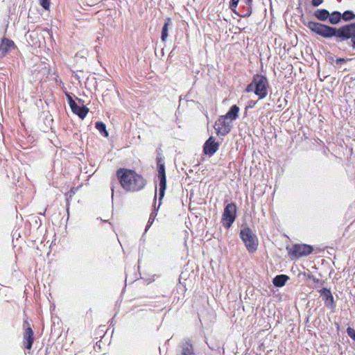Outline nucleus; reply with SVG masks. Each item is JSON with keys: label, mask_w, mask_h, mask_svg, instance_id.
<instances>
[{"label": "nucleus", "mask_w": 355, "mask_h": 355, "mask_svg": "<svg viewBox=\"0 0 355 355\" xmlns=\"http://www.w3.org/2000/svg\"><path fill=\"white\" fill-rule=\"evenodd\" d=\"M304 24L312 32L324 38L336 37L337 42L347 41V44L355 49V22L338 28L313 21H309Z\"/></svg>", "instance_id": "f257e3e1"}, {"label": "nucleus", "mask_w": 355, "mask_h": 355, "mask_svg": "<svg viewBox=\"0 0 355 355\" xmlns=\"http://www.w3.org/2000/svg\"><path fill=\"white\" fill-rule=\"evenodd\" d=\"M116 177L121 187L126 191H138L142 189L146 184V180L141 175L130 169H118Z\"/></svg>", "instance_id": "f03ea898"}, {"label": "nucleus", "mask_w": 355, "mask_h": 355, "mask_svg": "<svg viewBox=\"0 0 355 355\" xmlns=\"http://www.w3.org/2000/svg\"><path fill=\"white\" fill-rule=\"evenodd\" d=\"M240 238L250 253L257 251L259 243L258 239L249 227L245 226L242 227L240 231Z\"/></svg>", "instance_id": "7ed1b4c3"}, {"label": "nucleus", "mask_w": 355, "mask_h": 355, "mask_svg": "<svg viewBox=\"0 0 355 355\" xmlns=\"http://www.w3.org/2000/svg\"><path fill=\"white\" fill-rule=\"evenodd\" d=\"M253 84H254V94L259 96V99H263L268 95L269 83L268 78L261 74L253 76Z\"/></svg>", "instance_id": "20e7f679"}, {"label": "nucleus", "mask_w": 355, "mask_h": 355, "mask_svg": "<svg viewBox=\"0 0 355 355\" xmlns=\"http://www.w3.org/2000/svg\"><path fill=\"white\" fill-rule=\"evenodd\" d=\"M236 216V206L234 203L227 204L222 216V222L226 228H230Z\"/></svg>", "instance_id": "39448f33"}, {"label": "nucleus", "mask_w": 355, "mask_h": 355, "mask_svg": "<svg viewBox=\"0 0 355 355\" xmlns=\"http://www.w3.org/2000/svg\"><path fill=\"white\" fill-rule=\"evenodd\" d=\"M232 127V125L230 121L223 115L218 117L214 125L216 134L221 136L227 135L231 131Z\"/></svg>", "instance_id": "423d86ee"}, {"label": "nucleus", "mask_w": 355, "mask_h": 355, "mask_svg": "<svg viewBox=\"0 0 355 355\" xmlns=\"http://www.w3.org/2000/svg\"><path fill=\"white\" fill-rule=\"evenodd\" d=\"M313 252V247L306 244H295L288 250V254L295 258L309 255Z\"/></svg>", "instance_id": "0eeeda50"}, {"label": "nucleus", "mask_w": 355, "mask_h": 355, "mask_svg": "<svg viewBox=\"0 0 355 355\" xmlns=\"http://www.w3.org/2000/svg\"><path fill=\"white\" fill-rule=\"evenodd\" d=\"M157 178L159 180V204L158 208L161 205V200L164 196L165 190L166 189V177L165 173L164 164H159L158 166V175Z\"/></svg>", "instance_id": "6e6552de"}, {"label": "nucleus", "mask_w": 355, "mask_h": 355, "mask_svg": "<svg viewBox=\"0 0 355 355\" xmlns=\"http://www.w3.org/2000/svg\"><path fill=\"white\" fill-rule=\"evenodd\" d=\"M24 327H26L24 333V340L25 342V347L27 349H31L33 343V331L32 330L30 324L27 320L24 321Z\"/></svg>", "instance_id": "1a4fd4ad"}, {"label": "nucleus", "mask_w": 355, "mask_h": 355, "mask_svg": "<svg viewBox=\"0 0 355 355\" xmlns=\"http://www.w3.org/2000/svg\"><path fill=\"white\" fill-rule=\"evenodd\" d=\"M318 292L320 293V297L324 301L325 306L330 309H334L336 304L330 289L323 288L319 290Z\"/></svg>", "instance_id": "9d476101"}, {"label": "nucleus", "mask_w": 355, "mask_h": 355, "mask_svg": "<svg viewBox=\"0 0 355 355\" xmlns=\"http://www.w3.org/2000/svg\"><path fill=\"white\" fill-rule=\"evenodd\" d=\"M15 47V44L12 40L6 37L2 38L0 42V59L5 57Z\"/></svg>", "instance_id": "9b49d317"}, {"label": "nucleus", "mask_w": 355, "mask_h": 355, "mask_svg": "<svg viewBox=\"0 0 355 355\" xmlns=\"http://www.w3.org/2000/svg\"><path fill=\"white\" fill-rule=\"evenodd\" d=\"M219 144L213 137H210L205 143L203 152L205 155H213L218 149Z\"/></svg>", "instance_id": "f8f14e48"}, {"label": "nucleus", "mask_w": 355, "mask_h": 355, "mask_svg": "<svg viewBox=\"0 0 355 355\" xmlns=\"http://www.w3.org/2000/svg\"><path fill=\"white\" fill-rule=\"evenodd\" d=\"M239 110V107L236 105H234L230 107L227 114L223 116L232 123L233 121H235L238 118Z\"/></svg>", "instance_id": "ddd939ff"}, {"label": "nucleus", "mask_w": 355, "mask_h": 355, "mask_svg": "<svg viewBox=\"0 0 355 355\" xmlns=\"http://www.w3.org/2000/svg\"><path fill=\"white\" fill-rule=\"evenodd\" d=\"M179 355H194L193 346L189 341L182 343Z\"/></svg>", "instance_id": "4468645a"}, {"label": "nucleus", "mask_w": 355, "mask_h": 355, "mask_svg": "<svg viewBox=\"0 0 355 355\" xmlns=\"http://www.w3.org/2000/svg\"><path fill=\"white\" fill-rule=\"evenodd\" d=\"M244 4L245 5H243L242 6L240 12H237L236 11L235 13L241 17H248L250 16L252 14V3H244Z\"/></svg>", "instance_id": "2eb2a0df"}, {"label": "nucleus", "mask_w": 355, "mask_h": 355, "mask_svg": "<svg viewBox=\"0 0 355 355\" xmlns=\"http://www.w3.org/2000/svg\"><path fill=\"white\" fill-rule=\"evenodd\" d=\"M71 111L80 119H83L87 116L89 109L84 105L80 106L77 104L76 108L71 110Z\"/></svg>", "instance_id": "dca6fc26"}, {"label": "nucleus", "mask_w": 355, "mask_h": 355, "mask_svg": "<svg viewBox=\"0 0 355 355\" xmlns=\"http://www.w3.org/2000/svg\"><path fill=\"white\" fill-rule=\"evenodd\" d=\"M314 16L320 21H326L329 19V12L326 9H318L314 12Z\"/></svg>", "instance_id": "f3484780"}, {"label": "nucleus", "mask_w": 355, "mask_h": 355, "mask_svg": "<svg viewBox=\"0 0 355 355\" xmlns=\"http://www.w3.org/2000/svg\"><path fill=\"white\" fill-rule=\"evenodd\" d=\"M171 25H172L171 19L166 18L165 19V21H164V26H163L162 30L161 39L163 42H165L166 40V38L168 37V27L171 26Z\"/></svg>", "instance_id": "a211bd4d"}, {"label": "nucleus", "mask_w": 355, "mask_h": 355, "mask_svg": "<svg viewBox=\"0 0 355 355\" xmlns=\"http://www.w3.org/2000/svg\"><path fill=\"white\" fill-rule=\"evenodd\" d=\"M341 19L342 15L340 12L334 11L331 14L329 13V21L331 24H338L340 22Z\"/></svg>", "instance_id": "6ab92c4d"}, {"label": "nucleus", "mask_w": 355, "mask_h": 355, "mask_svg": "<svg viewBox=\"0 0 355 355\" xmlns=\"http://www.w3.org/2000/svg\"><path fill=\"white\" fill-rule=\"evenodd\" d=\"M288 279V277L285 275H277L273 279V284L277 287H282L283 286L286 282Z\"/></svg>", "instance_id": "aec40b11"}, {"label": "nucleus", "mask_w": 355, "mask_h": 355, "mask_svg": "<svg viewBox=\"0 0 355 355\" xmlns=\"http://www.w3.org/2000/svg\"><path fill=\"white\" fill-rule=\"evenodd\" d=\"M95 127L103 136H108V132L106 130V125L104 123L101 121H97L95 124Z\"/></svg>", "instance_id": "412c9836"}, {"label": "nucleus", "mask_w": 355, "mask_h": 355, "mask_svg": "<svg viewBox=\"0 0 355 355\" xmlns=\"http://www.w3.org/2000/svg\"><path fill=\"white\" fill-rule=\"evenodd\" d=\"M342 19L345 21H351L355 19V14L352 10H345L341 13Z\"/></svg>", "instance_id": "4be33fe9"}, {"label": "nucleus", "mask_w": 355, "mask_h": 355, "mask_svg": "<svg viewBox=\"0 0 355 355\" xmlns=\"http://www.w3.org/2000/svg\"><path fill=\"white\" fill-rule=\"evenodd\" d=\"M67 98L71 109H76L77 107V103H76V101L73 100L72 97L69 94H67Z\"/></svg>", "instance_id": "5701e85b"}, {"label": "nucleus", "mask_w": 355, "mask_h": 355, "mask_svg": "<svg viewBox=\"0 0 355 355\" xmlns=\"http://www.w3.org/2000/svg\"><path fill=\"white\" fill-rule=\"evenodd\" d=\"M40 5L46 10L49 9L51 0H39Z\"/></svg>", "instance_id": "b1692460"}, {"label": "nucleus", "mask_w": 355, "mask_h": 355, "mask_svg": "<svg viewBox=\"0 0 355 355\" xmlns=\"http://www.w3.org/2000/svg\"><path fill=\"white\" fill-rule=\"evenodd\" d=\"M239 0H231L230 3V9L234 12H236V8L238 6Z\"/></svg>", "instance_id": "393cba45"}, {"label": "nucleus", "mask_w": 355, "mask_h": 355, "mask_svg": "<svg viewBox=\"0 0 355 355\" xmlns=\"http://www.w3.org/2000/svg\"><path fill=\"white\" fill-rule=\"evenodd\" d=\"M347 333L348 336L355 341V330L352 327H348L347 329Z\"/></svg>", "instance_id": "a878e982"}, {"label": "nucleus", "mask_w": 355, "mask_h": 355, "mask_svg": "<svg viewBox=\"0 0 355 355\" xmlns=\"http://www.w3.org/2000/svg\"><path fill=\"white\" fill-rule=\"evenodd\" d=\"M254 90H255V87H254V84H253V80H252V82L247 85L246 88H245V92H253L254 93Z\"/></svg>", "instance_id": "bb28decb"}, {"label": "nucleus", "mask_w": 355, "mask_h": 355, "mask_svg": "<svg viewBox=\"0 0 355 355\" xmlns=\"http://www.w3.org/2000/svg\"><path fill=\"white\" fill-rule=\"evenodd\" d=\"M153 221H154V216H153V214L152 213L149 217L148 224L146 227V231L153 224Z\"/></svg>", "instance_id": "cd10ccee"}, {"label": "nucleus", "mask_w": 355, "mask_h": 355, "mask_svg": "<svg viewBox=\"0 0 355 355\" xmlns=\"http://www.w3.org/2000/svg\"><path fill=\"white\" fill-rule=\"evenodd\" d=\"M257 102V101H252V100L248 101V105L245 107V110L254 107V105H256Z\"/></svg>", "instance_id": "c85d7f7f"}, {"label": "nucleus", "mask_w": 355, "mask_h": 355, "mask_svg": "<svg viewBox=\"0 0 355 355\" xmlns=\"http://www.w3.org/2000/svg\"><path fill=\"white\" fill-rule=\"evenodd\" d=\"M324 0H312L311 3L314 7H318L323 3Z\"/></svg>", "instance_id": "c756f323"}, {"label": "nucleus", "mask_w": 355, "mask_h": 355, "mask_svg": "<svg viewBox=\"0 0 355 355\" xmlns=\"http://www.w3.org/2000/svg\"><path fill=\"white\" fill-rule=\"evenodd\" d=\"M346 61H347V60H346L345 59H344V58H338V59H336V63L337 64H341V63H343V62H345Z\"/></svg>", "instance_id": "7c9ffc66"}, {"label": "nucleus", "mask_w": 355, "mask_h": 355, "mask_svg": "<svg viewBox=\"0 0 355 355\" xmlns=\"http://www.w3.org/2000/svg\"><path fill=\"white\" fill-rule=\"evenodd\" d=\"M157 166H159V164H164V162L162 161V159L161 157H157Z\"/></svg>", "instance_id": "2f4dec72"}, {"label": "nucleus", "mask_w": 355, "mask_h": 355, "mask_svg": "<svg viewBox=\"0 0 355 355\" xmlns=\"http://www.w3.org/2000/svg\"><path fill=\"white\" fill-rule=\"evenodd\" d=\"M253 0H243V3H252Z\"/></svg>", "instance_id": "473e14b6"}, {"label": "nucleus", "mask_w": 355, "mask_h": 355, "mask_svg": "<svg viewBox=\"0 0 355 355\" xmlns=\"http://www.w3.org/2000/svg\"><path fill=\"white\" fill-rule=\"evenodd\" d=\"M111 189H112V195L113 196V193H114V187L113 186H112Z\"/></svg>", "instance_id": "72a5a7b5"}, {"label": "nucleus", "mask_w": 355, "mask_h": 355, "mask_svg": "<svg viewBox=\"0 0 355 355\" xmlns=\"http://www.w3.org/2000/svg\"><path fill=\"white\" fill-rule=\"evenodd\" d=\"M313 281H314V282H320V280H319V279H313Z\"/></svg>", "instance_id": "f704fd0d"}]
</instances>
